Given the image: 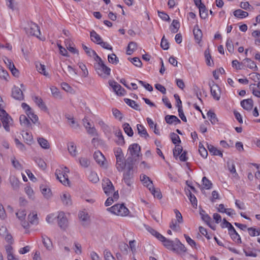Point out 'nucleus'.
<instances>
[{"label":"nucleus","mask_w":260,"mask_h":260,"mask_svg":"<svg viewBox=\"0 0 260 260\" xmlns=\"http://www.w3.org/2000/svg\"><path fill=\"white\" fill-rule=\"evenodd\" d=\"M42 242L46 248L51 251L53 248V245L51 239L45 235H42Z\"/></svg>","instance_id":"15"},{"label":"nucleus","mask_w":260,"mask_h":260,"mask_svg":"<svg viewBox=\"0 0 260 260\" xmlns=\"http://www.w3.org/2000/svg\"><path fill=\"white\" fill-rule=\"evenodd\" d=\"M208 149L210 153H212L213 155L222 156V152L220 150H218L216 148L214 147L213 145H208Z\"/></svg>","instance_id":"39"},{"label":"nucleus","mask_w":260,"mask_h":260,"mask_svg":"<svg viewBox=\"0 0 260 260\" xmlns=\"http://www.w3.org/2000/svg\"><path fill=\"white\" fill-rule=\"evenodd\" d=\"M210 91L213 98H220V91L217 85H213L211 86Z\"/></svg>","instance_id":"34"},{"label":"nucleus","mask_w":260,"mask_h":260,"mask_svg":"<svg viewBox=\"0 0 260 260\" xmlns=\"http://www.w3.org/2000/svg\"><path fill=\"white\" fill-rule=\"evenodd\" d=\"M109 84L118 95H123L122 91H124V90L123 88H122L121 86L118 83L114 81H110Z\"/></svg>","instance_id":"13"},{"label":"nucleus","mask_w":260,"mask_h":260,"mask_svg":"<svg viewBox=\"0 0 260 260\" xmlns=\"http://www.w3.org/2000/svg\"><path fill=\"white\" fill-rule=\"evenodd\" d=\"M89 180L94 183H96L99 181V178L97 174L94 172H90L88 175Z\"/></svg>","instance_id":"47"},{"label":"nucleus","mask_w":260,"mask_h":260,"mask_svg":"<svg viewBox=\"0 0 260 260\" xmlns=\"http://www.w3.org/2000/svg\"><path fill=\"white\" fill-rule=\"evenodd\" d=\"M165 119L166 122L169 124H173V123H175V124L181 123V121L177 117V116L174 115H168L165 116Z\"/></svg>","instance_id":"23"},{"label":"nucleus","mask_w":260,"mask_h":260,"mask_svg":"<svg viewBox=\"0 0 260 260\" xmlns=\"http://www.w3.org/2000/svg\"><path fill=\"white\" fill-rule=\"evenodd\" d=\"M104 255L105 260H115L114 256L108 250H105L104 251Z\"/></svg>","instance_id":"64"},{"label":"nucleus","mask_w":260,"mask_h":260,"mask_svg":"<svg viewBox=\"0 0 260 260\" xmlns=\"http://www.w3.org/2000/svg\"><path fill=\"white\" fill-rule=\"evenodd\" d=\"M200 214L202 219L206 222L207 224H209V223L211 222V221L210 217L207 214H206L205 212L203 210L200 213Z\"/></svg>","instance_id":"62"},{"label":"nucleus","mask_w":260,"mask_h":260,"mask_svg":"<svg viewBox=\"0 0 260 260\" xmlns=\"http://www.w3.org/2000/svg\"><path fill=\"white\" fill-rule=\"evenodd\" d=\"M207 116L209 118V120L210 121L212 124H215L216 123H217L218 119L216 117V114L214 112L211 111H208L207 113Z\"/></svg>","instance_id":"43"},{"label":"nucleus","mask_w":260,"mask_h":260,"mask_svg":"<svg viewBox=\"0 0 260 260\" xmlns=\"http://www.w3.org/2000/svg\"><path fill=\"white\" fill-rule=\"evenodd\" d=\"M114 214L120 216H126L129 212L128 209L123 204H116L108 209Z\"/></svg>","instance_id":"4"},{"label":"nucleus","mask_w":260,"mask_h":260,"mask_svg":"<svg viewBox=\"0 0 260 260\" xmlns=\"http://www.w3.org/2000/svg\"><path fill=\"white\" fill-rule=\"evenodd\" d=\"M82 47L86 54L89 56L92 57L93 55L95 54V52L94 50L87 47L84 44H82Z\"/></svg>","instance_id":"60"},{"label":"nucleus","mask_w":260,"mask_h":260,"mask_svg":"<svg viewBox=\"0 0 260 260\" xmlns=\"http://www.w3.org/2000/svg\"><path fill=\"white\" fill-rule=\"evenodd\" d=\"M24 96L22 90L17 86H14L12 90V98H21Z\"/></svg>","instance_id":"25"},{"label":"nucleus","mask_w":260,"mask_h":260,"mask_svg":"<svg viewBox=\"0 0 260 260\" xmlns=\"http://www.w3.org/2000/svg\"><path fill=\"white\" fill-rule=\"evenodd\" d=\"M79 218L80 220L82 221V224L83 225H85L86 224L88 223L89 221V216L85 211L80 212L79 214Z\"/></svg>","instance_id":"20"},{"label":"nucleus","mask_w":260,"mask_h":260,"mask_svg":"<svg viewBox=\"0 0 260 260\" xmlns=\"http://www.w3.org/2000/svg\"><path fill=\"white\" fill-rule=\"evenodd\" d=\"M116 167L118 171L121 172L123 170L125 166V162L124 160V156L116 157Z\"/></svg>","instance_id":"19"},{"label":"nucleus","mask_w":260,"mask_h":260,"mask_svg":"<svg viewBox=\"0 0 260 260\" xmlns=\"http://www.w3.org/2000/svg\"><path fill=\"white\" fill-rule=\"evenodd\" d=\"M180 27V23L177 20H173L171 26L170 30L173 34L177 32Z\"/></svg>","instance_id":"37"},{"label":"nucleus","mask_w":260,"mask_h":260,"mask_svg":"<svg viewBox=\"0 0 260 260\" xmlns=\"http://www.w3.org/2000/svg\"><path fill=\"white\" fill-rule=\"evenodd\" d=\"M28 25L27 27L25 28L26 33L28 35L39 38L41 32L38 25L32 22H30L28 23Z\"/></svg>","instance_id":"6"},{"label":"nucleus","mask_w":260,"mask_h":260,"mask_svg":"<svg viewBox=\"0 0 260 260\" xmlns=\"http://www.w3.org/2000/svg\"><path fill=\"white\" fill-rule=\"evenodd\" d=\"M233 14L236 18L239 19H243L248 16V13L247 12L244 11L241 9L235 10L233 12Z\"/></svg>","instance_id":"26"},{"label":"nucleus","mask_w":260,"mask_h":260,"mask_svg":"<svg viewBox=\"0 0 260 260\" xmlns=\"http://www.w3.org/2000/svg\"><path fill=\"white\" fill-rule=\"evenodd\" d=\"M252 99H246L241 102V105L246 110H250L253 107Z\"/></svg>","instance_id":"14"},{"label":"nucleus","mask_w":260,"mask_h":260,"mask_svg":"<svg viewBox=\"0 0 260 260\" xmlns=\"http://www.w3.org/2000/svg\"><path fill=\"white\" fill-rule=\"evenodd\" d=\"M159 241H161L163 243V245L165 247H166L167 249L171 250L173 246V244L175 242V241L170 240L167 239L164 237V239H160Z\"/></svg>","instance_id":"41"},{"label":"nucleus","mask_w":260,"mask_h":260,"mask_svg":"<svg viewBox=\"0 0 260 260\" xmlns=\"http://www.w3.org/2000/svg\"><path fill=\"white\" fill-rule=\"evenodd\" d=\"M137 49V44L135 42H130L128 45L126 50V54L131 55Z\"/></svg>","instance_id":"32"},{"label":"nucleus","mask_w":260,"mask_h":260,"mask_svg":"<svg viewBox=\"0 0 260 260\" xmlns=\"http://www.w3.org/2000/svg\"><path fill=\"white\" fill-rule=\"evenodd\" d=\"M85 120L87 121V118L86 117H85L83 119V123L84 127L87 130V133L92 136H97L98 134L95 128L94 127H91L90 123L89 121L87 122V125H86L85 123Z\"/></svg>","instance_id":"12"},{"label":"nucleus","mask_w":260,"mask_h":260,"mask_svg":"<svg viewBox=\"0 0 260 260\" xmlns=\"http://www.w3.org/2000/svg\"><path fill=\"white\" fill-rule=\"evenodd\" d=\"M9 181L13 189L16 190L18 189L20 186V181L17 177L14 176H10Z\"/></svg>","instance_id":"21"},{"label":"nucleus","mask_w":260,"mask_h":260,"mask_svg":"<svg viewBox=\"0 0 260 260\" xmlns=\"http://www.w3.org/2000/svg\"><path fill=\"white\" fill-rule=\"evenodd\" d=\"M90 38L92 41L94 43L99 44L103 40L99 35H98L94 30L90 31Z\"/></svg>","instance_id":"33"},{"label":"nucleus","mask_w":260,"mask_h":260,"mask_svg":"<svg viewBox=\"0 0 260 260\" xmlns=\"http://www.w3.org/2000/svg\"><path fill=\"white\" fill-rule=\"evenodd\" d=\"M29 224L37 225L39 223V219L37 217V214L35 212H32L28 216Z\"/></svg>","instance_id":"29"},{"label":"nucleus","mask_w":260,"mask_h":260,"mask_svg":"<svg viewBox=\"0 0 260 260\" xmlns=\"http://www.w3.org/2000/svg\"><path fill=\"white\" fill-rule=\"evenodd\" d=\"M55 175L56 178L63 185H69L70 181L68 178V175L66 172H63L60 169H56Z\"/></svg>","instance_id":"8"},{"label":"nucleus","mask_w":260,"mask_h":260,"mask_svg":"<svg viewBox=\"0 0 260 260\" xmlns=\"http://www.w3.org/2000/svg\"><path fill=\"white\" fill-rule=\"evenodd\" d=\"M35 102L40 110L46 113H49L47 106L43 99H35Z\"/></svg>","instance_id":"16"},{"label":"nucleus","mask_w":260,"mask_h":260,"mask_svg":"<svg viewBox=\"0 0 260 260\" xmlns=\"http://www.w3.org/2000/svg\"><path fill=\"white\" fill-rule=\"evenodd\" d=\"M38 142L43 148L46 149L49 148V143L48 142V141L44 138H39L38 139Z\"/></svg>","instance_id":"48"},{"label":"nucleus","mask_w":260,"mask_h":260,"mask_svg":"<svg viewBox=\"0 0 260 260\" xmlns=\"http://www.w3.org/2000/svg\"><path fill=\"white\" fill-rule=\"evenodd\" d=\"M123 129L125 133L129 137H132L133 134V131L129 124L127 123H125L123 124Z\"/></svg>","instance_id":"49"},{"label":"nucleus","mask_w":260,"mask_h":260,"mask_svg":"<svg viewBox=\"0 0 260 260\" xmlns=\"http://www.w3.org/2000/svg\"><path fill=\"white\" fill-rule=\"evenodd\" d=\"M170 138L173 144L177 145L181 143L180 139L178 135L174 133L170 134Z\"/></svg>","instance_id":"53"},{"label":"nucleus","mask_w":260,"mask_h":260,"mask_svg":"<svg viewBox=\"0 0 260 260\" xmlns=\"http://www.w3.org/2000/svg\"><path fill=\"white\" fill-rule=\"evenodd\" d=\"M188 194H187L189 199L194 208H196L197 206V200L196 197L191 192L190 190L188 191Z\"/></svg>","instance_id":"51"},{"label":"nucleus","mask_w":260,"mask_h":260,"mask_svg":"<svg viewBox=\"0 0 260 260\" xmlns=\"http://www.w3.org/2000/svg\"><path fill=\"white\" fill-rule=\"evenodd\" d=\"M130 158L125 161V170L123 173L124 182L129 186L131 185L133 180V167L135 164L131 163Z\"/></svg>","instance_id":"2"},{"label":"nucleus","mask_w":260,"mask_h":260,"mask_svg":"<svg viewBox=\"0 0 260 260\" xmlns=\"http://www.w3.org/2000/svg\"><path fill=\"white\" fill-rule=\"evenodd\" d=\"M140 179L141 181H145V179H147L148 180V183L145 186H146L151 192L154 191V189L155 188L153 186L152 181L148 176H147L145 175H142L140 176Z\"/></svg>","instance_id":"24"},{"label":"nucleus","mask_w":260,"mask_h":260,"mask_svg":"<svg viewBox=\"0 0 260 260\" xmlns=\"http://www.w3.org/2000/svg\"><path fill=\"white\" fill-rule=\"evenodd\" d=\"M175 241L176 242V246L179 247L178 254H180L182 252H185L187 249L184 245L182 244L178 239H176Z\"/></svg>","instance_id":"57"},{"label":"nucleus","mask_w":260,"mask_h":260,"mask_svg":"<svg viewBox=\"0 0 260 260\" xmlns=\"http://www.w3.org/2000/svg\"><path fill=\"white\" fill-rule=\"evenodd\" d=\"M17 217L21 222V225L26 229L29 228V222L25 220L26 211L24 209L19 210L16 213Z\"/></svg>","instance_id":"9"},{"label":"nucleus","mask_w":260,"mask_h":260,"mask_svg":"<svg viewBox=\"0 0 260 260\" xmlns=\"http://www.w3.org/2000/svg\"><path fill=\"white\" fill-rule=\"evenodd\" d=\"M102 187L104 192L107 196L112 194L114 191V187L108 178H105L103 180Z\"/></svg>","instance_id":"7"},{"label":"nucleus","mask_w":260,"mask_h":260,"mask_svg":"<svg viewBox=\"0 0 260 260\" xmlns=\"http://www.w3.org/2000/svg\"><path fill=\"white\" fill-rule=\"evenodd\" d=\"M233 113L236 120L240 123L242 124L243 123V117L242 115L237 110H234Z\"/></svg>","instance_id":"59"},{"label":"nucleus","mask_w":260,"mask_h":260,"mask_svg":"<svg viewBox=\"0 0 260 260\" xmlns=\"http://www.w3.org/2000/svg\"><path fill=\"white\" fill-rule=\"evenodd\" d=\"M36 67L37 71L41 74L46 77L49 76V74L46 71V68L44 64H42L40 63H37L36 64Z\"/></svg>","instance_id":"38"},{"label":"nucleus","mask_w":260,"mask_h":260,"mask_svg":"<svg viewBox=\"0 0 260 260\" xmlns=\"http://www.w3.org/2000/svg\"><path fill=\"white\" fill-rule=\"evenodd\" d=\"M130 156L127 159L130 158L131 163L135 164L138 160L141 154V147L138 144L134 143L128 148Z\"/></svg>","instance_id":"3"},{"label":"nucleus","mask_w":260,"mask_h":260,"mask_svg":"<svg viewBox=\"0 0 260 260\" xmlns=\"http://www.w3.org/2000/svg\"><path fill=\"white\" fill-rule=\"evenodd\" d=\"M108 60L109 62L111 63L116 64L119 62V59L116 56L115 54L112 53L111 54H109L108 56Z\"/></svg>","instance_id":"50"},{"label":"nucleus","mask_w":260,"mask_h":260,"mask_svg":"<svg viewBox=\"0 0 260 260\" xmlns=\"http://www.w3.org/2000/svg\"><path fill=\"white\" fill-rule=\"evenodd\" d=\"M247 231L251 237L258 236L260 235V230L253 227L248 228Z\"/></svg>","instance_id":"42"},{"label":"nucleus","mask_w":260,"mask_h":260,"mask_svg":"<svg viewBox=\"0 0 260 260\" xmlns=\"http://www.w3.org/2000/svg\"><path fill=\"white\" fill-rule=\"evenodd\" d=\"M200 11V16L202 19H205L208 16V10L206 9L205 5H202V6L199 8Z\"/></svg>","instance_id":"45"},{"label":"nucleus","mask_w":260,"mask_h":260,"mask_svg":"<svg viewBox=\"0 0 260 260\" xmlns=\"http://www.w3.org/2000/svg\"><path fill=\"white\" fill-rule=\"evenodd\" d=\"M137 129L138 134L140 135L141 137H144L145 138H147V137H149V135L147 132L146 129L142 125L138 124Z\"/></svg>","instance_id":"35"},{"label":"nucleus","mask_w":260,"mask_h":260,"mask_svg":"<svg viewBox=\"0 0 260 260\" xmlns=\"http://www.w3.org/2000/svg\"><path fill=\"white\" fill-rule=\"evenodd\" d=\"M243 61L244 65L247 68L253 71H257L258 68L255 63L250 58H246Z\"/></svg>","instance_id":"18"},{"label":"nucleus","mask_w":260,"mask_h":260,"mask_svg":"<svg viewBox=\"0 0 260 260\" xmlns=\"http://www.w3.org/2000/svg\"><path fill=\"white\" fill-rule=\"evenodd\" d=\"M94 68L98 74L103 78H107L110 75L111 69L106 66L104 62L95 64Z\"/></svg>","instance_id":"5"},{"label":"nucleus","mask_w":260,"mask_h":260,"mask_svg":"<svg viewBox=\"0 0 260 260\" xmlns=\"http://www.w3.org/2000/svg\"><path fill=\"white\" fill-rule=\"evenodd\" d=\"M62 202L64 205L71 206L72 204L71 195L69 193H64L61 196Z\"/></svg>","instance_id":"22"},{"label":"nucleus","mask_w":260,"mask_h":260,"mask_svg":"<svg viewBox=\"0 0 260 260\" xmlns=\"http://www.w3.org/2000/svg\"><path fill=\"white\" fill-rule=\"evenodd\" d=\"M183 150L182 147L180 145H176L175 148L173 150L174 156L177 157L178 156Z\"/></svg>","instance_id":"58"},{"label":"nucleus","mask_w":260,"mask_h":260,"mask_svg":"<svg viewBox=\"0 0 260 260\" xmlns=\"http://www.w3.org/2000/svg\"><path fill=\"white\" fill-rule=\"evenodd\" d=\"M27 115V117L31 120V121L35 123L38 120V117L37 115L35 114L31 110L29 112H27V114H26Z\"/></svg>","instance_id":"63"},{"label":"nucleus","mask_w":260,"mask_h":260,"mask_svg":"<svg viewBox=\"0 0 260 260\" xmlns=\"http://www.w3.org/2000/svg\"><path fill=\"white\" fill-rule=\"evenodd\" d=\"M58 224L62 230H66L68 225V220L63 212H60L57 216Z\"/></svg>","instance_id":"11"},{"label":"nucleus","mask_w":260,"mask_h":260,"mask_svg":"<svg viewBox=\"0 0 260 260\" xmlns=\"http://www.w3.org/2000/svg\"><path fill=\"white\" fill-rule=\"evenodd\" d=\"M35 160L40 168L43 170H44L46 168V164L42 158L39 157L36 158Z\"/></svg>","instance_id":"61"},{"label":"nucleus","mask_w":260,"mask_h":260,"mask_svg":"<svg viewBox=\"0 0 260 260\" xmlns=\"http://www.w3.org/2000/svg\"><path fill=\"white\" fill-rule=\"evenodd\" d=\"M23 133L22 134V137L24 140L25 141L26 143L27 144L30 143L32 142L33 140V138L32 135L29 133L26 132H23Z\"/></svg>","instance_id":"52"},{"label":"nucleus","mask_w":260,"mask_h":260,"mask_svg":"<svg viewBox=\"0 0 260 260\" xmlns=\"http://www.w3.org/2000/svg\"><path fill=\"white\" fill-rule=\"evenodd\" d=\"M115 135L118 138L116 141L117 144L121 146L123 145L125 143V141L121 131L120 130L116 131L115 132Z\"/></svg>","instance_id":"28"},{"label":"nucleus","mask_w":260,"mask_h":260,"mask_svg":"<svg viewBox=\"0 0 260 260\" xmlns=\"http://www.w3.org/2000/svg\"><path fill=\"white\" fill-rule=\"evenodd\" d=\"M65 43H66V45L67 49L71 52H72V53H74V54H78L79 53L78 50L77 49H76L73 46H71V45L70 43V41H69L68 40H66L65 41Z\"/></svg>","instance_id":"55"},{"label":"nucleus","mask_w":260,"mask_h":260,"mask_svg":"<svg viewBox=\"0 0 260 260\" xmlns=\"http://www.w3.org/2000/svg\"><path fill=\"white\" fill-rule=\"evenodd\" d=\"M6 106L5 103L3 99H0V119L5 129L10 131V126L13 125V119L11 116L4 110Z\"/></svg>","instance_id":"1"},{"label":"nucleus","mask_w":260,"mask_h":260,"mask_svg":"<svg viewBox=\"0 0 260 260\" xmlns=\"http://www.w3.org/2000/svg\"><path fill=\"white\" fill-rule=\"evenodd\" d=\"M11 160L12 164L15 169L18 170H21L23 169L22 165L15 158V157H12L11 158Z\"/></svg>","instance_id":"44"},{"label":"nucleus","mask_w":260,"mask_h":260,"mask_svg":"<svg viewBox=\"0 0 260 260\" xmlns=\"http://www.w3.org/2000/svg\"><path fill=\"white\" fill-rule=\"evenodd\" d=\"M148 231L150 233H151L153 236H155L159 240H160V239H164V236L161 235L160 233H159L152 228H149L148 229Z\"/></svg>","instance_id":"54"},{"label":"nucleus","mask_w":260,"mask_h":260,"mask_svg":"<svg viewBox=\"0 0 260 260\" xmlns=\"http://www.w3.org/2000/svg\"><path fill=\"white\" fill-rule=\"evenodd\" d=\"M68 148L69 152L71 155L73 156H76L77 153L76 146L73 142H70L68 144Z\"/></svg>","instance_id":"40"},{"label":"nucleus","mask_w":260,"mask_h":260,"mask_svg":"<svg viewBox=\"0 0 260 260\" xmlns=\"http://www.w3.org/2000/svg\"><path fill=\"white\" fill-rule=\"evenodd\" d=\"M40 189L41 190V192L43 196L46 198H48L51 196V190L50 188H47L46 186L42 185L40 186Z\"/></svg>","instance_id":"46"},{"label":"nucleus","mask_w":260,"mask_h":260,"mask_svg":"<svg viewBox=\"0 0 260 260\" xmlns=\"http://www.w3.org/2000/svg\"><path fill=\"white\" fill-rule=\"evenodd\" d=\"M93 157L96 162L100 165L102 166L104 165L105 158L101 151H95L93 154Z\"/></svg>","instance_id":"17"},{"label":"nucleus","mask_w":260,"mask_h":260,"mask_svg":"<svg viewBox=\"0 0 260 260\" xmlns=\"http://www.w3.org/2000/svg\"><path fill=\"white\" fill-rule=\"evenodd\" d=\"M204 55H205V59H206V64L208 66H210V67L212 66V65H213V64H214L213 61L212 59V57L210 54V49H209V48L205 50V52H204Z\"/></svg>","instance_id":"27"},{"label":"nucleus","mask_w":260,"mask_h":260,"mask_svg":"<svg viewBox=\"0 0 260 260\" xmlns=\"http://www.w3.org/2000/svg\"><path fill=\"white\" fill-rule=\"evenodd\" d=\"M126 104L136 110H140L139 105L134 101L131 99H124Z\"/></svg>","instance_id":"36"},{"label":"nucleus","mask_w":260,"mask_h":260,"mask_svg":"<svg viewBox=\"0 0 260 260\" xmlns=\"http://www.w3.org/2000/svg\"><path fill=\"white\" fill-rule=\"evenodd\" d=\"M193 35L197 42L199 43L202 38V32L201 30L199 28L198 25L195 26V28L193 30Z\"/></svg>","instance_id":"30"},{"label":"nucleus","mask_w":260,"mask_h":260,"mask_svg":"<svg viewBox=\"0 0 260 260\" xmlns=\"http://www.w3.org/2000/svg\"><path fill=\"white\" fill-rule=\"evenodd\" d=\"M229 234L231 239L236 243H241L240 235L237 233L233 226L229 222Z\"/></svg>","instance_id":"10"},{"label":"nucleus","mask_w":260,"mask_h":260,"mask_svg":"<svg viewBox=\"0 0 260 260\" xmlns=\"http://www.w3.org/2000/svg\"><path fill=\"white\" fill-rule=\"evenodd\" d=\"M202 182L203 185L204 186V188L206 189H209L212 188V183L206 177H204L202 178Z\"/></svg>","instance_id":"56"},{"label":"nucleus","mask_w":260,"mask_h":260,"mask_svg":"<svg viewBox=\"0 0 260 260\" xmlns=\"http://www.w3.org/2000/svg\"><path fill=\"white\" fill-rule=\"evenodd\" d=\"M20 123L21 125L26 128L29 127L30 122L28 118L24 115H21L19 117Z\"/></svg>","instance_id":"31"}]
</instances>
